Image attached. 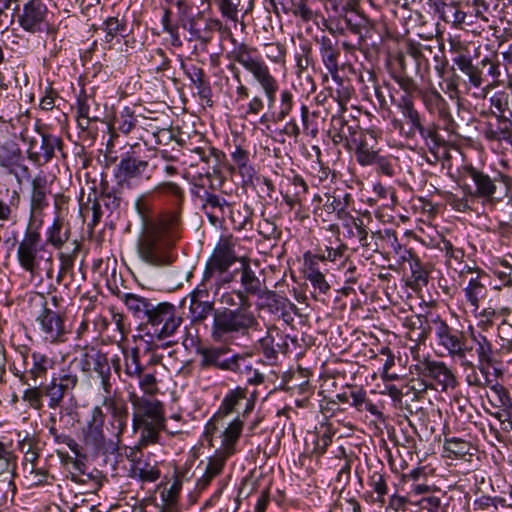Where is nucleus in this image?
<instances>
[{
  "mask_svg": "<svg viewBox=\"0 0 512 512\" xmlns=\"http://www.w3.org/2000/svg\"><path fill=\"white\" fill-rule=\"evenodd\" d=\"M200 361L199 367L202 370L215 368L222 371H230L234 354H230V349L224 346L200 347L197 350Z\"/></svg>",
  "mask_w": 512,
  "mask_h": 512,
  "instance_id": "16",
  "label": "nucleus"
},
{
  "mask_svg": "<svg viewBox=\"0 0 512 512\" xmlns=\"http://www.w3.org/2000/svg\"><path fill=\"white\" fill-rule=\"evenodd\" d=\"M404 325L419 342H424L431 332V326L427 317L421 314L406 317Z\"/></svg>",
  "mask_w": 512,
  "mask_h": 512,
  "instance_id": "30",
  "label": "nucleus"
},
{
  "mask_svg": "<svg viewBox=\"0 0 512 512\" xmlns=\"http://www.w3.org/2000/svg\"><path fill=\"white\" fill-rule=\"evenodd\" d=\"M454 63L459 70L463 72L469 79L470 84L474 87H480L483 83L482 71L478 66L472 63V60L466 55L457 56Z\"/></svg>",
  "mask_w": 512,
  "mask_h": 512,
  "instance_id": "31",
  "label": "nucleus"
},
{
  "mask_svg": "<svg viewBox=\"0 0 512 512\" xmlns=\"http://www.w3.org/2000/svg\"><path fill=\"white\" fill-rule=\"evenodd\" d=\"M490 103L491 107L495 108L499 112L500 117H502L505 120V117H507V111L510 104L509 95L503 91L496 92L490 98Z\"/></svg>",
  "mask_w": 512,
  "mask_h": 512,
  "instance_id": "55",
  "label": "nucleus"
},
{
  "mask_svg": "<svg viewBox=\"0 0 512 512\" xmlns=\"http://www.w3.org/2000/svg\"><path fill=\"white\" fill-rule=\"evenodd\" d=\"M80 213L83 219L91 213V222L89 223V226L91 228L95 227L102 217V209L99 200L97 198L91 199L88 197V202L80 206Z\"/></svg>",
  "mask_w": 512,
  "mask_h": 512,
  "instance_id": "43",
  "label": "nucleus"
},
{
  "mask_svg": "<svg viewBox=\"0 0 512 512\" xmlns=\"http://www.w3.org/2000/svg\"><path fill=\"white\" fill-rule=\"evenodd\" d=\"M343 205L339 195L326 194L323 206L315 210V215L324 222L331 221L332 216H337Z\"/></svg>",
  "mask_w": 512,
  "mask_h": 512,
  "instance_id": "35",
  "label": "nucleus"
},
{
  "mask_svg": "<svg viewBox=\"0 0 512 512\" xmlns=\"http://www.w3.org/2000/svg\"><path fill=\"white\" fill-rule=\"evenodd\" d=\"M243 429V421L240 420V418H235L228 427L222 432V444L217 451L227 455L231 456L235 453L236 449V443L238 442V439L241 435Z\"/></svg>",
  "mask_w": 512,
  "mask_h": 512,
  "instance_id": "26",
  "label": "nucleus"
},
{
  "mask_svg": "<svg viewBox=\"0 0 512 512\" xmlns=\"http://www.w3.org/2000/svg\"><path fill=\"white\" fill-rule=\"evenodd\" d=\"M339 137L345 138L346 146L349 149H355L357 161L365 166L376 162L378 154L369 145L367 135L362 130H357L349 125H343Z\"/></svg>",
  "mask_w": 512,
  "mask_h": 512,
  "instance_id": "12",
  "label": "nucleus"
},
{
  "mask_svg": "<svg viewBox=\"0 0 512 512\" xmlns=\"http://www.w3.org/2000/svg\"><path fill=\"white\" fill-rule=\"evenodd\" d=\"M237 298L240 300V307L214 311L211 328V336L214 340L223 341L234 334L245 335L249 329L258 324L251 310L249 298L242 293H238Z\"/></svg>",
  "mask_w": 512,
  "mask_h": 512,
  "instance_id": "2",
  "label": "nucleus"
},
{
  "mask_svg": "<svg viewBox=\"0 0 512 512\" xmlns=\"http://www.w3.org/2000/svg\"><path fill=\"white\" fill-rule=\"evenodd\" d=\"M419 96L425 109L430 114L437 115L445 130L453 132L456 124L446 99L434 87L419 91Z\"/></svg>",
  "mask_w": 512,
  "mask_h": 512,
  "instance_id": "14",
  "label": "nucleus"
},
{
  "mask_svg": "<svg viewBox=\"0 0 512 512\" xmlns=\"http://www.w3.org/2000/svg\"><path fill=\"white\" fill-rule=\"evenodd\" d=\"M257 50L245 43H240L230 53V58L238 62L248 72L252 74L254 79L259 83L267 98L268 106L272 107L275 103L276 92L278 90V82L271 74L269 67L265 62L256 56Z\"/></svg>",
  "mask_w": 512,
  "mask_h": 512,
  "instance_id": "4",
  "label": "nucleus"
},
{
  "mask_svg": "<svg viewBox=\"0 0 512 512\" xmlns=\"http://www.w3.org/2000/svg\"><path fill=\"white\" fill-rule=\"evenodd\" d=\"M104 31L106 32L105 41L110 42L115 36H124L126 32V23L118 17H110L104 22Z\"/></svg>",
  "mask_w": 512,
  "mask_h": 512,
  "instance_id": "48",
  "label": "nucleus"
},
{
  "mask_svg": "<svg viewBox=\"0 0 512 512\" xmlns=\"http://www.w3.org/2000/svg\"><path fill=\"white\" fill-rule=\"evenodd\" d=\"M136 122V117L126 108L115 118V129L123 134H129L135 128Z\"/></svg>",
  "mask_w": 512,
  "mask_h": 512,
  "instance_id": "51",
  "label": "nucleus"
},
{
  "mask_svg": "<svg viewBox=\"0 0 512 512\" xmlns=\"http://www.w3.org/2000/svg\"><path fill=\"white\" fill-rule=\"evenodd\" d=\"M484 286L477 279H470L465 294L472 306L478 308L479 300L484 296Z\"/></svg>",
  "mask_w": 512,
  "mask_h": 512,
  "instance_id": "52",
  "label": "nucleus"
},
{
  "mask_svg": "<svg viewBox=\"0 0 512 512\" xmlns=\"http://www.w3.org/2000/svg\"><path fill=\"white\" fill-rule=\"evenodd\" d=\"M43 220L41 217L30 216L24 238L18 247V256H34L41 243L40 229Z\"/></svg>",
  "mask_w": 512,
  "mask_h": 512,
  "instance_id": "22",
  "label": "nucleus"
},
{
  "mask_svg": "<svg viewBox=\"0 0 512 512\" xmlns=\"http://www.w3.org/2000/svg\"><path fill=\"white\" fill-rule=\"evenodd\" d=\"M148 167L149 164L145 160L136 157H126L121 159L116 176L120 184L131 186L135 179L141 177L149 179L151 177L148 173Z\"/></svg>",
  "mask_w": 512,
  "mask_h": 512,
  "instance_id": "21",
  "label": "nucleus"
},
{
  "mask_svg": "<svg viewBox=\"0 0 512 512\" xmlns=\"http://www.w3.org/2000/svg\"><path fill=\"white\" fill-rule=\"evenodd\" d=\"M155 191H157L159 193L174 196L176 198V205L178 207L181 206L183 198H184V192L176 183H173V182L160 183L155 187Z\"/></svg>",
  "mask_w": 512,
  "mask_h": 512,
  "instance_id": "56",
  "label": "nucleus"
},
{
  "mask_svg": "<svg viewBox=\"0 0 512 512\" xmlns=\"http://www.w3.org/2000/svg\"><path fill=\"white\" fill-rule=\"evenodd\" d=\"M41 144L37 149L36 143H31L28 149V158L38 166L47 164L53 157L55 149H61L62 140L49 133H40Z\"/></svg>",
  "mask_w": 512,
  "mask_h": 512,
  "instance_id": "20",
  "label": "nucleus"
},
{
  "mask_svg": "<svg viewBox=\"0 0 512 512\" xmlns=\"http://www.w3.org/2000/svg\"><path fill=\"white\" fill-rule=\"evenodd\" d=\"M104 406L109 413V429L111 434L116 438L117 444L120 442L121 435L125 431L128 420L129 412L128 406L123 399L120 398H106Z\"/></svg>",
  "mask_w": 512,
  "mask_h": 512,
  "instance_id": "17",
  "label": "nucleus"
},
{
  "mask_svg": "<svg viewBox=\"0 0 512 512\" xmlns=\"http://www.w3.org/2000/svg\"><path fill=\"white\" fill-rule=\"evenodd\" d=\"M180 224L179 210L166 212L158 221L146 224L137 242L140 256H167L175 245Z\"/></svg>",
  "mask_w": 512,
  "mask_h": 512,
  "instance_id": "1",
  "label": "nucleus"
},
{
  "mask_svg": "<svg viewBox=\"0 0 512 512\" xmlns=\"http://www.w3.org/2000/svg\"><path fill=\"white\" fill-rule=\"evenodd\" d=\"M189 309L193 322H202L214 311V305L209 301L198 300L197 296L193 294Z\"/></svg>",
  "mask_w": 512,
  "mask_h": 512,
  "instance_id": "38",
  "label": "nucleus"
},
{
  "mask_svg": "<svg viewBox=\"0 0 512 512\" xmlns=\"http://www.w3.org/2000/svg\"><path fill=\"white\" fill-rule=\"evenodd\" d=\"M31 357L33 361L31 368L25 371L16 369L14 373L19 377L21 383L27 386H30V380H32L34 384H37L38 381L46 379L48 371L54 367V361L45 354L34 352ZM24 369H26V367H24Z\"/></svg>",
  "mask_w": 512,
  "mask_h": 512,
  "instance_id": "19",
  "label": "nucleus"
},
{
  "mask_svg": "<svg viewBox=\"0 0 512 512\" xmlns=\"http://www.w3.org/2000/svg\"><path fill=\"white\" fill-rule=\"evenodd\" d=\"M481 65L483 68L487 67V73L493 79V82L488 85V88H493L499 85V78L501 76L500 63L497 60H492L486 57L481 60Z\"/></svg>",
  "mask_w": 512,
  "mask_h": 512,
  "instance_id": "61",
  "label": "nucleus"
},
{
  "mask_svg": "<svg viewBox=\"0 0 512 512\" xmlns=\"http://www.w3.org/2000/svg\"><path fill=\"white\" fill-rule=\"evenodd\" d=\"M319 44V51L323 64L325 65L326 69L329 71L330 74H336L339 70L338 59L340 56L338 42L333 41L327 36H322L321 39L319 40Z\"/></svg>",
  "mask_w": 512,
  "mask_h": 512,
  "instance_id": "24",
  "label": "nucleus"
},
{
  "mask_svg": "<svg viewBox=\"0 0 512 512\" xmlns=\"http://www.w3.org/2000/svg\"><path fill=\"white\" fill-rule=\"evenodd\" d=\"M136 451L132 450L128 458L135 463L131 468V477L138 479L142 482H155L160 478V470L156 465H152L144 461H135Z\"/></svg>",
  "mask_w": 512,
  "mask_h": 512,
  "instance_id": "27",
  "label": "nucleus"
},
{
  "mask_svg": "<svg viewBox=\"0 0 512 512\" xmlns=\"http://www.w3.org/2000/svg\"><path fill=\"white\" fill-rule=\"evenodd\" d=\"M440 345L444 346L451 355L463 358L465 356L464 336L457 330H451L439 340Z\"/></svg>",
  "mask_w": 512,
  "mask_h": 512,
  "instance_id": "33",
  "label": "nucleus"
},
{
  "mask_svg": "<svg viewBox=\"0 0 512 512\" xmlns=\"http://www.w3.org/2000/svg\"><path fill=\"white\" fill-rule=\"evenodd\" d=\"M37 305L41 310L36 317V323L45 340L50 343L64 342L68 332L64 316L48 308L44 296L38 297Z\"/></svg>",
  "mask_w": 512,
  "mask_h": 512,
  "instance_id": "8",
  "label": "nucleus"
},
{
  "mask_svg": "<svg viewBox=\"0 0 512 512\" xmlns=\"http://www.w3.org/2000/svg\"><path fill=\"white\" fill-rule=\"evenodd\" d=\"M231 159L236 168L239 169L241 174H250V167L248 166V153L242 148L238 147L232 154Z\"/></svg>",
  "mask_w": 512,
  "mask_h": 512,
  "instance_id": "60",
  "label": "nucleus"
},
{
  "mask_svg": "<svg viewBox=\"0 0 512 512\" xmlns=\"http://www.w3.org/2000/svg\"><path fill=\"white\" fill-rule=\"evenodd\" d=\"M230 213V219L233 224L234 229L237 230H245L247 226H251V215L252 212L247 205L237 208H228Z\"/></svg>",
  "mask_w": 512,
  "mask_h": 512,
  "instance_id": "40",
  "label": "nucleus"
},
{
  "mask_svg": "<svg viewBox=\"0 0 512 512\" xmlns=\"http://www.w3.org/2000/svg\"><path fill=\"white\" fill-rule=\"evenodd\" d=\"M392 78L405 92L404 95L413 96L414 93L419 94V91H423L419 88L417 82L411 76H409L407 71H394Z\"/></svg>",
  "mask_w": 512,
  "mask_h": 512,
  "instance_id": "41",
  "label": "nucleus"
},
{
  "mask_svg": "<svg viewBox=\"0 0 512 512\" xmlns=\"http://www.w3.org/2000/svg\"><path fill=\"white\" fill-rule=\"evenodd\" d=\"M104 422L105 415L102 409L98 406L94 407L91 410V417L83 429V435L85 445L94 454L107 457L109 455H116L119 448L115 440L105 437L103 431Z\"/></svg>",
  "mask_w": 512,
  "mask_h": 512,
  "instance_id": "7",
  "label": "nucleus"
},
{
  "mask_svg": "<svg viewBox=\"0 0 512 512\" xmlns=\"http://www.w3.org/2000/svg\"><path fill=\"white\" fill-rule=\"evenodd\" d=\"M228 458L229 456L216 450L215 454L208 458L205 470L208 471L209 474H213L216 477L219 476L223 472Z\"/></svg>",
  "mask_w": 512,
  "mask_h": 512,
  "instance_id": "53",
  "label": "nucleus"
},
{
  "mask_svg": "<svg viewBox=\"0 0 512 512\" xmlns=\"http://www.w3.org/2000/svg\"><path fill=\"white\" fill-rule=\"evenodd\" d=\"M334 433L331 431L330 428H326V430L318 436L313 453L316 454L318 457L324 455L326 453V450L328 446L332 443V437Z\"/></svg>",
  "mask_w": 512,
  "mask_h": 512,
  "instance_id": "62",
  "label": "nucleus"
},
{
  "mask_svg": "<svg viewBox=\"0 0 512 512\" xmlns=\"http://www.w3.org/2000/svg\"><path fill=\"white\" fill-rule=\"evenodd\" d=\"M92 361V370L101 380V385L104 391L109 394L111 392L112 384H111V366L114 368L116 372L120 370V360L118 358H113L111 362H109L108 357L102 351L91 347V356H89Z\"/></svg>",
  "mask_w": 512,
  "mask_h": 512,
  "instance_id": "18",
  "label": "nucleus"
},
{
  "mask_svg": "<svg viewBox=\"0 0 512 512\" xmlns=\"http://www.w3.org/2000/svg\"><path fill=\"white\" fill-rule=\"evenodd\" d=\"M467 174L476 186V196L485 199L493 198L497 187L494 181L487 174H484L473 167L467 169Z\"/></svg>",
  "mask_w": 512,
  "mask_h": 512,
  "instance_id": "28",
  "label": "nucleus"
},
{
  "mask_svg": "<svg viewBox=\"0 0 512 512\" xmlns=\"http://www.w3.org/2000/svg\"><path fill=\"white\" fill-rule=\"evenodd\" d=\"M42 386L34 384L33 386H29L28 389H26L23 392L22 399L24 402L28 403V405L35 409V410H41L43 407V397L44 393H42Z\"/></svg>",
  "mask_w": 512,
  "mask_h": 512,
  "instance_id": "45",
  "label": "nucleus"
},
{
  "mask_svg": "<svg viewBox=\"0 0 512 512\" xmlns=\"http://www.w3.org/2000/svg\"><path fill=\"white\" fill-rule=\"evenodd\" d=\"M406 52L415 60L416 65L419 68L422 63L427 64V53L432 54V47L430 45L409 43Z\"/></svg>",
  "mask_w": 512,
  "mask_h": 512,
  "instance_id": "49",
  "label": "nucleus"
},
{
  "mask_svg": "<svg viewBox=\"0 0 512 512\" xmlns=\"http://www.w3.org/2000/svg\"><path fill=\"white\" fill-rule=\"evenodd\" d=\"M135 208L137 213L141 216L143 221V228L146 224L153 222L149 219L151 212V205L146 194L140 195L135 201Z\"/></svg>",
  "mask_w": 512,
  "mask_h": 512,
  "instance_id": "59",
  "label": "nucleus"
},
{
  "mask_svg": "<svg viewBox=\"0 0 512 512\" xmlns=\"http://www.w3.org/2000/svg\"><path fill=\"white\" fill-rule=\"evenodd\" d=\"M117 296L125 303L133 315L140 319H147L150 309L154 304L149 299L132 293H120L117 291Z\"/></svg>",
  "mask_w": 512,
  "mask_h": 512,
  "instance_id": "25",
  "label": "nucleus"
},
{
  "mask_svg": "<svg viewBox=\"0 0 512 512\" xmlns=\"http://www.w3.org/2000/svg\"><path fill=\"white\" fill-rule=\"evenodd\" d=\"M253 370V364L248 355L234 354V360L230 372L242 376L247 381L248 376L252 374Z\"/></svg>",
  "mask_w": 512,
  "mask_h": 512,
  "instance_id": "44",
  "label": "nucleus"
},
{
  "mask_svg": "<svg viewBox=\"0 0 512 512\" xmlns=\"http://www.w3.org/2000/svg\"><path fill=\"white\" fill-rule=\"evenodd\" d=\"M247 258H209L203 280L208 281L216 274L224 275V282H231L235 279L237 274H240V282L244 288L242 292L248 297L251 295H258L261 292V280L256 276L249 263L245 260Z\"/></svg>",
  "mask_w": 512,
  "mask_h": 512,
  "instance_id": "3",
  "label": "nucleus"
},
{
  "mask_svg": "<svg viewBox=\"0 0 512 512\" xmlns=\"http://www.w3.org/2000/svg\"><path fill=\"white\" fill-rule=\"evenodd\" d=\"M200 197L203 201V208L206 211L218 210L222 215H224L226 213V209L229 208L228 203L216 194L205 191Z\"/></svg>",
  "mask_w": 512,
  "mask_h": 512,
  "instance_id": "47",
  "label": "nucleus"
},
{
  "mask_svg": "<svg viewBox=\"0 0 512 512\" xmlns=\"http://www.w3.org/2000/svg\"><path fill=\"white\" fill-rule=\"evenodd\" d=\"M246 399V389L236 388L231 390L223 399L219 408L218 414L221 416H227L235 411L236 406L240 401Z\"/></svg>",
  "mask_w": 512,
  "mask_h": 512,
  "instance_id": "36",
  "label": "nucleus"
},
{
  "mask_svg": "<svg viewBox=\"0 0 512 512\" xmlns=\"http://www.w3.org/2000/svg\"><path fill=\"white\" fill-rule=\"evenodd\" d=\"M415 370L422 379L423 390L434 388V384L440 386L442 390L454 388L457 384L453 372L444 362L424 359L415 366Z\"/></svg>",
  "mask_w": 512,
  "mask_h": 512,
  "instance_id": "10",
  "label": "nucleus"
},
{
  "mask_svg": "<svg viewBox=\"0 0 512 512\" xmlns=\"http://www.w3.org/2000/svg\"><path fill=\"white\" fill-rule=\"evenodd\" d=\"M47 7L40 0H29L24 4L18 22L22 29L30 33H41L47 28Z\"/></svg>",
  "mask_w": 512,
  "mask_h": 512,
  "instance_id": "15",
  "label": "nucleus"
},
{
  "mask_svg": "<svg viewBox=\"0 0 512 512\" xmlns=\"http://www.w3.org/2000/svg\"><path fill=\"white\" fill-rule=\"evenodd\" d=\"M17 462L14 459H0V475H5V480L8 481V485L12 487V490H16L14 484V478L16 477Z\"/></svg>",
  "mask_w": 512,
  "mask_h": 512,
  "instance_id": "54",
  "label": "nucleus"
},
{
  "mask_svg": "<svg viewBox=\"0 0 512 512\" xmlns=\"http://www.w3.org/2000/svg\"><path fill=\"white\" fill-rule=\"evenodd\" d=\"M444 449L446 452L453 454L456 458H465L467 455L471 456L473 446L470 442L460 438L446 439L444 442Z\"/></svg>",
  "mask_w": 512,
  "mask_h": 512,
  "instance_id": "39",
  "label": "nucleus"
},
{
  "mask_svg": "<svg viewBox=\"0 0 512 512\" xmlns=\"http://www.w3.org/2000/svg\"><path fill=\"white\" fill-rule=\"evenodd\" d=\"M294 106L293 94L290 90L284 89L280 93L279 110L275 121H283L292 111Z\"/></svg>",
  "mask_w": 512,
  "mask_h": 512,
  "instance_id": "50",
  "label": "nucleus"
},
{
  "mask_svg": "<svg viewBox=\"0 0 512 512\" xmlns=\"http://www.w3.org/2000/svg\"><path fill=\"white\" fill-rule=\"evenodd\" d=\"M395 106L403 117V120L394 118L391 124L395 130L403 133L407 138H413L416 129L422 122L420 112L417 110L414 98L411 95H402L395 101Z\"/></svg>",
  "mask_w": 512,
  "mask_h": 512,
  "instance_id": "11",
  "label": "nucleus"
},
{
  "mask_svg": "<svg viewBox=\"0 0 512 512\" xmlns=\"http://www.w3.org/2000/svg\"><path fill=\"white\" fill-rule=\"evenodd\" d=\"M182 321V317L173 304L161 302L153 304L147 319L142 322V325L147 335L161 340L172 336Z\"/></svg>",
  "mask_w": 512,
  "mask_h": 512,
  "instance_id": "5",
  "label": "nucleus"
},
{
  "mask_svg": "<svg viewBox=\"0 0 512 512\" xmlns=\"http://www.w3.org/2000/svg\"><path fill=\"white\" fill-rule=\"evenodd\" d=\"M140 364V355L137 348L131 349L129 353H125V374L129 377H138L142 373Z\"/></svg>",
  "mask_w": 512,
  "mask_h": 512,
  "instance_id": "46",
  "label": "nucleus"
},
{
  "mask_svg": "<svg viewBox=\"0 0 512 512\" xmlns=\"http://www.w3.org/2000/svg\"><path fill=\"white\" fill-rule=\"evenodd\" d=\"M182 27L190 34V40L198 41L203 50L213 39V33L218 32L222 37L229 38L233 43L235 39L230 28L217 18H206L202 12L182 20Z\"/></svg>",
  "mask_w": 512,
  "mask_h": 512,
  "instance_id": "6",
  "label": "nucleus"
},
{
  "mask_svg": "<svg viewBox=\"0 0 512 512\" xmlns=\"http://www.w3.org/2000/svg\"><path fill=\"white\" fill-rule=\"evenodd\" d=\"M265 55L266 57L274 62L280 63L283 62L286 55L285 47L280 43H267L264 45Z\"/></svg>",
  "mask_w": 512,
  "mask_h": 512,
  "instance_id": "58",
  "label": "nucleus"
},
{
  "mask_svg": "<svg viewBox=\"0 0 512 512\" xmlns=\"http://www.w3.org/2000/svg\"><path fill=\"white\" fill-rule=\"evenodd\" d=\"M217 6L223 17H226L232 21H237L238 9L237 5L232 0H215Z\"/></svg>",
  "mask_w": 512,
  "mask_h": 512,
  "instance_id": "63",
  "label": "nucleus"
},
{
  "mask_svg": "<svg viewBox=\"0 0 512 512\" xmlns=\"http://www.w3.org/2000/svg\"><path fill=\"white\" fill-rule=\"evenodd\" d=\"M69 239V231L64 228V221L61 216H55L52 225L46 232V244L61 250L66 246Z\"/></svg>",
  "mask_w": 512,
  "mask_h": 512,
  "instance_id": "29",
  "label": "nucleus"
},
{
  "mask_svg": "<svg viewBox=\"0 0 512 512\" xmlns=\"http://www.w3.org/2000/svg\"><path fill=\"white\" fill-rule=\"evenodd\" d=\"M369 485L377 493V501L383 504L384 496L387 494V485L384 476L379 472H374L370 476Z\"/></svg>",
  "mask_w": 512,
  "mask_h": 512,
  "instance_id": "57",
  "label": "nucleus"
},
{
  "mask_svg": "<svg viewBox=\"0 0 512 512\" xmlns=\"http://www.w3.org/2000/svg\"><path fill=\"white\" fill-rule=\"evenodd\" d=\"M31 186V216L39 217L44 208L48 206L47 194L49 189L47 177L43 174H38L33 178Z\"/></svg>",
  "mask_w": 512,
  "mask_h": 512,
  "instance_id": "23",
  "label": "nucleus"
},
{
  "mask_svg": "<svg viewBox=\"0 0 512 512\" xmlns=\"http://www.w3.org/2000/svg\"><path fill=\"white\" fill-rule=\"evenodd\" d=\"M78 383V377L72 373L62 371L53 375L49 383L41 384L42 393L48 398V407L56 409L61 407L65 395L72 391Z\"/></svg>",
  "mask_w": 512,
  "mask_h": 512,
  "instance_id": "13",
  "label": "nucleus"
},
{
  "mask_svg": "<svg viewBox=\"0 0 512 512\" xmlns=\"http://www.w3.org/2000/svg\"><path fill=\"white\" fill-rule=\"evenodd\" d=\"M417 505L419 507L418 512H438L441 501L436 496H427L421 498Z\"/></svg>",
  "mask_w": 512,
  "mask_h": 512,
  "instance_id": "64",
  "label": "nucleus"
},
{
  "mask_svg": "<svg viewBox=\"0 0 512 512\" xmlns=\"http://www.w3.org/2000/svg\"><path fill=\"white\" fill-rule=\"evenodd\" d=\"M304 277L311 282L315 290L318 289L319 293L326 294L330 290L324 275L314 267L312 258H305Z\"/></svg>",
  "mask_w": 512,
  "mask_h": 512,
  "instance_id": "32",
  "label": "nucleus"
},
{
  "mask_svg": "<svg viewBox=\"0 0 512 512\" xmlns=\"http://www.w3.org/2000/svg\"><path fill=\"white\" fill-rule=\"evenodd\" d=\"M130 402L133 406V427L140 428V425L164 427L165 418L163 405L158 400H151L130 394Z\"/></svg>",
  "mask_w": 512,
  "mask_h": 512,
  "instance_id": "9",
  "label": "nucleus"
},
{
  "mask_svg": "<svg viewBox=\"0 0 512 512\" xmlns=\"http://www.w3.org/2000/svg\"><path fill=\"white\" fill-rule=\"evenodd\" d=\"M406 260V258H402ZM415 284L419 287L427 285L429 281V273L432 270L431 264H424L420 258H407Z\"/></svg>",
  "mask_w": 512,
  "mask_h": 512,
  "instance_id": "34",
  "label": "nucleus"
},
{
  "mask_svg": "<svg viewBox=\"0 0 512 512\" xmlns=\"http://www.w3.org/2000/svg\"><path fill=\"white\" fill-rule=\"evenodd\" d=\"M238 240L231 235L221 236L211 256H236Z\"/></svg>",
  "mask_w": 512,
  "mask_h": 512,
  "instance_id": "42",
  "label": "nucleus"
},
{
  "mask_svg": "<svg viewBox=\"0 0 512 512\" xmlns=\"http://www.w3.org/2000/svg\"><path fill=\"white\" fill-rule=\"evenodd\" d=\"M261 298L265 300L264 307L274 315L279 314V312L283 311L285 307H290V303H292L285 296H282L279 293L271 290L265 291L261 295Z\"/></svg>",
  "mask_w": 512,
  "mask_h": 512,
  "instance_id": "37",
  "label": "nucleus"
}]
</instances>
